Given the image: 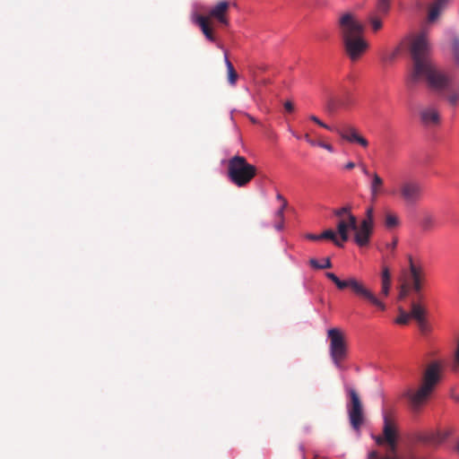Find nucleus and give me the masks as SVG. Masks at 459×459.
<instances>
[{
    "label": "nucleus",
    "mask_w": 459,
    "mask_h": 459,
    "mask_svg": "<svg viewBox=\"0 0 459 459\" xmlns=\"http://www.w3.org/2000/svg\"><path fill=\"white\" fill-rule=\"evenodd\" d=\"M410 54L412 65L407 77V83L411 86L425 82L430 90L446 93V98L449 104L456 106L459 102V88H455L453 78L432 61L431 47L425 30L412 38Z\"/></svg>",
    "instance_id": "f257e3e1"
},
{
    "label": "nucleus",
    "mask_w": 459,
    "mask_h": 459,
    "mask_svg": "<svg viewBox=\"0 0 459 459\" xmlns=\"http://www.w3.org/2000/svg\"><path fill=\"white\" fill-rule=\"evenodd\" d=\"M337 27L345 54L352 62L358 61L369 47L363 37L364 25L355 13L346 12L339 16Z\"/></svg>",
    "instance_id": "f03ea898"
},
{
    "label": "nucleus",
    "mask_w": 459,
    "mask_h": 459,
    "mask_svg": "<svg viewBox=\"0 0 459 459\" xmlns=\"http://www.w3.org/2000/svg\"><path fill=\"white\" fill-rule=\"evenodd\" d=\"M442 365L439 361L430 362L425 368L420 387L417 390L410 389L406 392L411 404L418 410L430 396L441 379Z\"/></svg>",
    "instance_id": "7ed1b4c3"
},
{
    "label": "nucleus",
    "mask_w": 459,
    "mask_h": 459,
    "mask_svg": "<svg viewBox=\"0 0 459 459\" xmlns=\"http://www.w3.org/2000/svg\"><path fill=\"white\" fill-rule=\"evenodd\" d=\"M225 166L228 179L238 187L247 186L257 174L256 167L238 154L228 159Z\"/></svg>",
    "instance_id": "20e7f679"
},
{
    "label": "nucleus",
    "mask_w": 459,
    "mask_h": 459,
    "mask_svg": "<svg viewBox=\"0 0 459 459\" xmlns=\"http://www.w3.org/2000/svg\"><path fill=\"white\" fill-rule=\"evenodd\" d=\"M373 226L367 224V222L358 224L355 215H349V221H338L336 225L337 232L340 235L342 242L348 241L350 238L349 230H353L354 242L360 247L368 245L373 233Z\"/></svg>",
    "instance_id": "39448f33"
},
{
    "label": "nucleus",
    "mask_w": 459,
    "mask_h": 459,
    "mask_svg": "<svg viewBox=\"0 0 459 459\" xmlns=\"http://www.w3.org/2000/svg\"><path fill=\"white\" fill-rule=\"evenodd\" d=\"M325 276L332 281L339 290H342L350 288L356 295L363 298L378 309L382 311L386 309L385 304L377 297L372 290L368 289L362 282L357 281L355 278L340 280L333 273H326Z\"/></svg>",
    "instance_id": "423d86ee"
},
{
    "label": "nucleus",
    "mask_w": 459,
    "mask_h": 459,
    "mask_svg": "<svg viewBox=\"0 0 459 459\" xmlns=\"http://www.w3.org/2000/svg\"><path fill=\"white\" fill-rule=\"evenodd\" d=\"M345 391L349 397L346 409L350 424L352 429L359 432L365 420L364 408L361 399L355 388L347 385L345 386Z\"/></svg>",
    "instance_id": "0eeeda50"
},
{
    "label": "nucleus",
    "mask_w": 459,
    "mask_h": 459,
    "mask_svg": "<svg viewBox=\"0 0 459 459\" xmlns=\"http://www.w3.org/2000/svg\"><path fill=\"white\" fill-rule=\"evenodd\" d=\"M330 339L329 352L333 364L337 368L342 367V362L348 354V345L344 334L338 328L329 329L327 332Z\"/></svg>",
    "instance_id": "6e6552de"
},
{
    "label": "nucleus",
    "mask_w": 459,
    "mask_h": 459,
    "mask_svg": "<svg viewBox=\"0 0 459 459\" xmlns=\"http://www.w3.org/2000/svg\"><path fill=\"white\" fill-rule=\"evenodd\" d=\"M393 194H395V191ZM396 194L405 205L413 206L421 200L423 188L418 180L406 178L399 184Z\"/></svg>",
    "instance_id": "1a4fd4ad"
},
{
    "label": "nucleus",
    "mask_w": 459,
    "mask_h": 459,
    "mask_svg": "<svg viewBox=\"0 0 459 459\" xmlns=\"http://www.w3.org/2000/svg\"><path fill=\"white\" fill-rule=\"evenodd\" d=\"M377 445L386 444L389 451L395 454L397 449V429L394 421L387 416H384L383 435L376 437Z\"/></svg>",
    "instance_id": "9d476101"
},
{
    "label": "nucleus",
    "mask_w": 459,
    "mask_h": 459,
    "mask_svg": "<svg viewBox=\"0 0 459 459\" xmlns=\"http://www.w3.org/2000/svg\"><path fill=\"white\" fill-rule=\"evenodd\" d=\"M229 9L230 2L221 1L211 8V10L208 13V15H206L205 17H209L210 21H212V19H215L221 24L224 26H229L230 22L227 15Z\"/></svg>",
    "instance_id": "9b49d317"
},
{
    "label": "nucleus",
    "mask_w": 459,
    "mask_h": 459,
    "mask_svg": "<svg viewBox=\"0 0 459 459\" xmlns=\"http://www.w3.org/2000/svg\"><path fill=\"white\" fill-rule=\"evenodd\" d=\"M410 273L411 278V289L417 294H420L422 289V281L424 279V273L420 266H416L413 264L411 258H410ZM422 297L419 295V301H421Z\"/></svg>",
    "instance_id": "f8f14e48"
},
{
    "label": "nucleus",
    "mask_w": 459,
    "mask_h": 459,
    "mask_svg": "<svg viewBox=\"0 0 459 459\" xmlns=\"http://www.w3.org/2000/svg\"><path fill=\"white\" fill-rule=\"evenodd\" d=\"M335 131L343 140L350 143H357L364 148L368 145V140L360 135L354 127L349 126L343 129H336Z\"/></svg>",
    "instance_id": "ddd939ff"
},
{
    "label": "nucleus",
    "mask_w": 459,
    "mask_h": 459,
    "mask_svg": "<svg viewBox=\"0 0 459 459\" xmlns=\"http://www.w3.org/2000/svg\"><path fill=\"white\" fill-rule=\"evenodd\" d=\"M194 22L200 27L203 34L211 42H217V38L212 27V21L205 15H196Z\"/></svg>",
    "instance_id": "4468645a"
},
{
    "label": "nucleus",
    "mask_w": 459,
    "mask_h": 459,
    "mask_svg": "<svg viewBox=\"0 0 459 459\" xmlns=\"http://www.w3.org/2000/svg\"><path fill=\"white\" fill-rule=\"evenodd\" d=\"M383 187L384 179L377 172H373L371 175V181L369 184L371 202H376L379 195L383 193Z\"/></svg>",
    "instance_id": "2eb2a0df"
},
{
    "label": "nucleus",
    "mask_w": 459,
    "mask_h": 459,
    "mask_svg": "<svg viewBox=\"0 0 459 459\" xmlns=\"http://www.w3.org/2000/svg\"><path fill=\"white\" fill-rule=\"evenodd\" d=\"M350 93H345V99H341L337 96H330L328 97L326 100V108L329 112H334L338 108H347L349 107L351 100H350Z\"/></svg>",
    "instance_id": "dca6fc26"
},
{
    "label": "nucleus",
    "mask_w": 459,
    "mask_h": 459,
    "mask_svg": "<svg viewBox=\"0 0 459 459\" xmlns=\"http://www.w3.org/2000/svg\"><path fill=\"white\" fill-rule=\"evenodd\" d=\"M421 122L426 126H436L439 124L440 117L435 108H426L420 111Z\"/></svg>",
    "instance_id": "f3484780"
},
{
    "label": "nucleus",
    "mask_w": 459,
    "mask_h": 459,
    "mask_svg": "<svg viewBox=\"0 0 459 459\" xmlns=\"http://www.w3.org/2000/svg\"><path fill=\"white\" fill-rule=\"evenodd\" d=\"M450 0H434L429 6L428 20L429 22H435L439 14L447 7Z\"/></svg>",
    "instance_id": "a211bd4d"
},
{
    "label": "nucleus",
    "mask_w": 459,
    "mask_h": 459,
    "mask_svg": "<svg viewBox=\"0 0 459 459\" xmlns=\"http://www.w3.org/2000/svg\"><path fill=\"white\" fill-rule=\"evenodd\" d=\"M449 435V430L430 432L423 435L421 440L429 445H438L444 442Z\"/></svg>",
    "instance_id": "6ab92c4d"
},
{
    "label": "nucleus",
    "mask_w": 459,
    "mask_h": 459,
    "mask_svg": "<svg viewBox=\"0 0 459 459\" xmlns=\"http://www.w3.org/2000/svg\"><path fill=\"white\" fill-rule=\"evenodd\" d=\"M409 313L411 315V318L419 322L426 318L427 309L420 302L412 301L411 304V311Z\"/></svg>",
    "instance_id": "aec40b11"
},
{
    "label": "nucleus",
    "mask_w": 459,
    "mask_h": 459,
    "mask_svg": "<svg viewBox=\"0 0 459 459\" xmlns=\"http://www.w3.org/2000/svg\"><path fill=\"white\" fill-rule=\"evenodd\" d=\"M391 289V273L388 267H383L381 273V295L387 297Z\"/></svg>",
    "instance_id": "412c9836"
},
{
    "label": "nucleus",
    "mask_w": 459,
    "mask_h": 459,
    "mask_svg": "<svg viewBox=\"0 0 459 459\" xmlns=\"http://www.w3.org/2000/svg\"><path fill=\"white\" fill-rule=\"evenodd\" d=\"M224 62L228 71V81L230 85H235L238 80V74L228 57V52L224 50Z\"/></svg>",
    "instance_id": "4be33fe9"
},
{
    "label": "nucleus",
    "mask_w": 459,
    "mask_h": 459,
    "mask_svg": "<svg viewBox=\"0 0 459 459\" xmlns=\"http://www.w3.org/2000/svg\"><path fill=\"white\" fill-rule=\"evenodd\" d=\"M450 50L455 65L459 66V37L454 33L450 36Z\"/></svg>",
    "instance_id": "5701e85b"
},
{
    "label": "nucleus",
    "mask_w": 459,
    "mask_h": 459,
    "mask_svg": "<svg viewBox=\"0 0 459 459\" xmlns=\"http://www.w3.org/2000/svg\"><path fill=\"white\" fill-rule=\"evenodd\" d=\"M400 225L399 217L392 212H386L385 215V226L391 230Z\"/></svg>",
    "instance_id": "b1692460"
},
{
    "label": "nucleus",
    "mask_w": 459,
    "mask_h": 459,
    "mask_svg": "<svg viewBox=\"0 0 459 459\" xmlns=\"http://www.w3.org/2000/svg\"><path fill=\"white\" fill-rule=\"evenodd\" d=\"M368 22L372 32L374 33L379 31L383 28V21L376 13L368 15Z\"/></svg>",
    "instance_id": "393cba45"
},
{
    "label": "nucleus",
    "mask_w": 459,
    "mask_h": 459,
    "mask_svg": "<svg viewBox=\"0 0 459 459\" xmlns=\"http://www.w3.org/2000/svg\"><path fill=\"white\" fill-rule=\"evenodd\" d=\"M333 215L336 216L337 218H339V221H341V220L349 221V215H353V214L351 213V207L347 205V206H343L342 208L333 210Z\"/></svg>",
    "instance_id": "a878e982"
},
{
    "label": "nucleus",
    "mask_w": 459,
    "mask_h": 459,
    "mask_svg": "<svg viewBox=\"0 0 459 459\" xmlns=\"http://www.w3.org/2000/svg\"><path fill=\"white\" fill-rule=\"evenodd\" d=\"M435 217L429 213L423 215L420 225L424 230H430L435 225Z\"/></svg>",
    "instance_id": "bb28decb"
},
{
    "label": "nucleus",
    "mask_w": 459,
    "mask_h": 459,
    "mask_svg": "<svg viewBox=\"0 0 459 459\" xmlns=\"http://www.w3.org/2000/svg\"><path fill=\"white\" fill-rule=\"evenodd\" d=\"M330 239L332 240L337 247H342L343 245L336 237V233L333 230H326L321 234V239Z\"/></svg>",
    "instance_id": "cd10ccee"
},
{
    "label": "nucleus",
    "mask_w": 459,
    "mask_h": 459,
    "mask_svg": "<svg viewBox=\"0 0 459 459\" xmlns=\"http://www.w3.org/2000/svg\"><path fill=\"white\" fill-rule=\"evenodd\" d=\"M287 207H280L275 212L276 223L274 225L277 230H281L283 229V221H284V210Z\"/></svg>",
    "instance_id": "c85d7f7f"
},
{
    "label": "nucleus",
    "mask_w": 459,
    "mask_h": 459,
    "mask_svg": "<svg viewBox=\"0 0 459 459\" xmlns=\"http://www.w3.org/2000/svg\"><path fill=\"white\" fill-rule=\"evenodd\" d=\"M390 3L391 0H377V12L383 15H386L390 9Z\"/></svg>",
    "instance_id": "c756f323"
},
{
    "label": "nucleus",
    "mask_w": 459,
    "mask_h": 459,
    "mask_svg": "<svg viewBox=\"0 0 459 459\" xmlns=\"http://www.w3.org/2000/svg\"><path fill=\"white\" fill-rule=\"evenodd\" d=\"M410 319H411L410 313H408L405 310L400 308L399 309V316L395 319V323L399 324V325H407L409 323Z\"/></svg>",
    "instance_id": "7c9ffc66"
},
{
    "label": "nucleus",
    "mask_w": 459,
    "mask_h": 459,
    "mask_svg": "<svg viewBox=\"0 0 459 459\" xmlns=\"http://www.w3.org/2000/svg\"><path fill=\"white\" fill-rule=\"evenodd\" d=\"M360 222H367V224L374 227V208L369 206L366 210V217Z\"/></svg>",
    "instance_id": "2f4dec72"
},
{
    "label": "nucleus",
    "mask_w": 459,
    "mask_h": 459,
    "mask_svg": "<svg viewBox=\"0 0 459 459\" xmlns=\"http://www.w3.org/2000/svg\"><path fill=\"white\" fill-rule=\"evenodd\" d=\"M417 324H418V326H419L420 332L423 334H426L427 333H429L430 331V327H429L426 318L421 321L417 322Z\"/></svg>",
    "instance_id": "473e14b6"
},
{
    "label": "nucleus",
    "mask_w": 459,
    "mask_h": 459,
    "mask_svg": "<svg viewBox=\"0 0 459 459\" xmlns=\"http://www.w3.org/2000/svg\"><path fill=\"white\" fill-rule=\"evenodd\" d=\"M309 119L312 120L313 122L316 123L318 126L325 128V129H328V130H333L329 126H327L326 124H325L324 122H322L317 117H316L315 115H311L309 117Z\"/></svg>",
    "instance_id": "72a5a7b5"
},
{
    "label": "nucleus",
    "mask_w": 459,
    "mask_h": 459,
    "mask_svg": "<svg viewBox=\"0 0 459 459\" xmlns=\"http://www.w3.org/2000/svg\"><path fill=\"white\" fill-rule=\"evenodd\" d=\"M408 294H409V287L406 284H403L401 286L399 299H403L408 296Z\"/></svg>",
    "instance_id": "f704fd0d"
},
{
    "label": "nucleus",
    "mask_w": 459,
    "mask_h": 459,
    "mask_svg": "<svg viewBox=\"0 0 459 459\" xmlns=\"http://www.w3.org/2000/svg\"><path fill=\"white\" fill-rule=\"evenodd\" d=\"M398 49H396L395 51H394L393 53H391L390 55H387V56H383V61L384 62H392L394 61L395 58H396V56L398 54Z\"/></svg>",
    "instance_id": "c9c22d12"
},
{
    "label": "nucleus",
    "mask_w": 459,
    "mask_h": 459,
    "mask_svg": "<svg viewBox=\"0 0 459 459\" xmlns=\"http://www.w3.org/2000/svg\"><path fill=\"white\" fill-rule=\"evenodd\" d=\"M316 145L321 147V148H324V149L327 150L330 152H333V146L331 144H329V143H325L324 142H317Z\"/></svg>",
    "instance_id": "e433bc0d"
},
{
    "label": "nucleus",
    "mask_w": 459,
    "mask_h": 459,
    "mask_svg": "<svg viewBox=\"0 0 459 459\" xmlns=\"http://www.w3.org/2000/svg\"><path fill=\"white\" fill-rule=\"evenodd\" d=\"M276 199L281 203L280 207L288 206V201L280 193L276 195Z\"/></svg>",
    "instance_id": "4c0bfd02"
},
{
    "label": "nucleus",
    "mask_w": 459,
    "mask_h": 459,
    "mask_svg": "<svg viewBox=\"0 0 459 459\" xmlns=\"http://www.w3.org/2000/svg\"><path fill=\"white\" fill-rule=\"evenodd\" d=\"M309 264L314 269H322V264H319L318 261L316 259H315V258H311L309 260Z\"/></svg>",
    "instance_id": "58836bf2"
},
{
    "label": "nucleus",
    "mask_w": 459,
    "mask_h": 459,
    "mask_svg": "<svg viewBox=\"0 0 459 459\" xmlns=\"http://www.w3.org/2000/svg\"><path fill=\"white\" fill-rule=\"evenodd\" d=\"M284 108L288 112H292L294 110V105L291 101L288 100L284 103Z\"/></svg>",
    "instance_id": "ea45409f"
},
{
    "label": "nucleus",
    "mask_w": 459,
    "mask_h": 459,
    "mask_svg": "<svg viewBox=\"0 0 459 459\" xmlns=\"http://www.w3.org/2000/svg\"><path fill=\"white\" fill-rule=\"evenodd\" d=\"M304 139L312 146H316V144H317V142H316L315 140L311 139L308 134H306L304 135Z\"/></svg>",
    "instance_id": "a19ab883"
},
{
    "label": "nucleus",
    "mask_w": 459,
    "mask_h": 459,
    "mask_svg": "<svg viewBox=\"0 0 459 459\" xmlns=\"http://www.w3.org/2000/svg\"><path fill=\"white\" fill-rule=\"evenodd\" d=\"M333 266L332 262L329 257L325 259V263L322 264V269L331 268Z\"/></svg>",
    "instance_id": "79ce46f5"
},
{
    "label": "nucleus",
    "mask_w": 459,
    "mask_h": 459,
    "mask_svg": "<svg viewBox=\"0 0 459 459\" xmlns=\"http://www.w3.org/2000/svg\"><path fill=\"white\" fill-rule=\"evenodd\" d=\"M360 167H361V171H362V173H363L365 176L369 177V178H371V175H372V173H371V172H369V170L368 169V168H367L364 164H362Z\"/></svg>",
    "instance_id": "37998d69"
},
{
    "label": "nucleus",
    "mask_w": 459,
    "mask_h": 459,
    "mask_svg": "<svg viewBox=\"0 0 459 459\" xmlns=\"http://www.w3.org/2000/svg\"><path fill=\"white\" fill-rule=\"evenodd\" d=\"M307 238H308L310 240H319V239H321V234L320 235L307 234Z\"/></svg>",
    "instance_id": "c03bdc74"
},
{
    "label": "nucleus",
    "mask_w": 459,
    "mask_h": 459,
    "mask_svg": "<svg viewBox=\"0 0 459 459\" xmlns=\"http://www.w3.org/2000/svg\"><path fill=\"white\" fill-rule=\"evenodd\" d=\"M344 168H345L346 169H349V170H350V169H354V168H355V163H354L353 161H349V162L344 166Z\"/></svg>",
    "instance_id": "a18cd8bd"
},
{
    "label": "nucleus",
    "mask_w": 459,
    "mask_h": 459,
    "mask_svg": "<svg viewBox=\"0 0 459 459\" xmlns=\"http://www.w3.org/2000/svg\"><path fill=\"white\" fill-rule=\"evenodd\" d=\"M377 453L376 451H372L368 455V459H377Z\"/></svg>",
    "instance_id": "49530a36"
},
{
    "label": "nucleus",
    "mask_w": 459,
    "mask_h": 459,
    "mask_svg": "<svg viewBox=\"0 0 459 459\" xmlns=\"http://www.w3.org/2000/svg\"><path fill=\"white\" fill-rule=\"evenodd\" d=\"M316 38L318 39V40H322L324 39V36L323 35H320V34H316Z\"/></svg>",
    "instance_id": "de8ad7c7"
},
{
    "label": "nucleus",
    "mask_w": 459,
    "mask_h": 459,
    "mask_svg": "<svg viewBox=\"0 0 459 459\" xmlns=\"http://www.w3.org/2000/svg\"><path fill=\"white\" fill-rule=\"evenodd\" d=\"M455 450L457 453H459V440L457 441V443L455 445Z\"/></svg>",
    "instance_id": "09e8293b"
},
{
    "label": "nucleus",
    "mask_w": 459,
    "mask_h": 459,
    "mask_svg": "<svg viewBox=\"0 0 459 459\" xmlns=\"http://www.w3.org/2000/svg\"><path fill=\"white\" fill-rule=\"evenodd\" d=\"M217 47H218L219 48H221V49H223L222 45H221V44H220V43H217Z\"/></svg>",
    "instance_id": "8fccbe9b"
},
{
    "label": "nucleus",
    "mask_w": 459,
    "mask_h": 459,
    "mask_svg": "<svg viewBox=\"0 0 459 459\" xmlns=\"http://www.w3.org/2000/svg\"><path fill=\"white\" fill-rule=\"evenodd\" d=\"M391 247L394 248L396 247V241H394L393 244H391Z\"/></svg>",
    "instance_id": "3c124183"
},
{
    "label": "nucleus",
    "mask_w": 459,
    "mask_h": 459,
    "mask_svg": "<svg viewBox=\"0 0 459 459\" xmlns=\"http://www.w3.org/2000/svg\"><path fill=\"white\" fill-rule=\"evenodd\" d=\"M382 459H397V458L394 456V457H392V458H390V457H385V458H382Z\"/></svg>",
    "instance_id": "603ef678"
},
{
    "label": "nucleus",
    "mask_w": 459,
    "mask_h": 459,
    "mask_svg": "<svg viewBox=\"0 0 459 459\" xmlns=\"http://www.w3.org/2000/svg\"><path fill=\"white\" fill-rule=\"evenodd\" d=\"M455 399L459 402V394L457 396L455 397Z\"/></svg>",
    "instance_id": "864d4df0"
}]
</instances>
